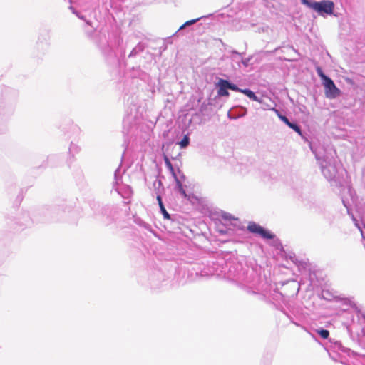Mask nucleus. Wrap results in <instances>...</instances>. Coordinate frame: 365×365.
<instances>
[{
	"label": "nucleus",
	"instance_id": "21",
	"mask_svg": "<svg viewBox=\"0 0 365 365\" xmlns=\"http://www.w3.org/2000/svg\"><path fill=\"white\" fill-rule=\"evenodd\" d=\"M80 150V148L78 145H76V144L74 143H71L70 145V148H69V152L72 154H74V153H78V151Z\"/></svg>",
	"mask_w": 365,
	"mask_h": 365
},
{
	"label": "nucleus",
	"instance_id": "23",
	"mask_svg": "<svg viewBox=\"0 0 365 365\" xmlns=\"http://www.w3.org/2000/svg\"><path fill=\"white\" fill-rule=\"evenodd\" d=\"M120 170V167L119 166V167L115 170V173H114L115 179L116 180V181H118V175H119Z\"/></svg>",
	"mask_w": 365,
	"mask_h": 365
},
{
	"label": "nucleus",
	"instance_id": "16",
	"mask_svg": "<svg viewBox=\"0 0 365 365\" xmlns=\"http://www.w3.org/2000/svg\"><path fill=\"white\" fill-rule=\"evenodd\" d=\"M262 237L264 239H273L274 237V235L269 232L265 229H262V231L261 232L259 235Z\"/></svg>",
	"mask_w": 365,
	"mask_h": 365
},
{
	"label": "nucleus",
	"instance_id": "24",
	"mask_svg": "<svg viewBox=\"0 0 365 365\" xmlns=\"http://www.w3.org/2000/svg\"><path fill=\"white\" fill-rule=\"evenodd\" d=\"M250 58H242L241 62L245 66H247Z\"/></svg>",
	"mask_w": 365,
	"mask_h": 365
},
{
	"label": "nucleus",
	"instance_id": "20",
	"mask_svg": "<svg viewBox=\"0 0 365 365\" xmlns=\"http://www.w3.org/2000/svg\"><path fill=\"white\" fill-rule=\"evenodd\" d=\"M227 85L229 89L234 91L241 92V90H242L241 88H238V86L237 85L230 82L227 80Z\"/></svg>",
	"mask_w": 365,
	"mask_h": 365
},
{
	"label": "nucleus",
	"instance_id": "28",
	"mask_svg": "<svg viewBox=\"0 0 365 365\" xmlns=\"http://www.w3.org/2000/svg\"><path fill=\"white\" fill-rule=\"evenodd\" d=\"M178 173L180 175L181 179L185 178V176L179 168L178 169Z\"/></svg>",
	"mask_w": 365,
	"mask_h": 365
},
{
	"label": "nucleus",
	"instance_id": "19",
	"mask_svg": "<svg viewBox=\"0 0 365 365\" xmlns=\"http://www.w3.org/2000/svg\"><path fill=\"white\" fill-rule=\"evenodd\" d=\"M317 331L319 334V336L324 339H327L329 336V332L327 329H321L317 330Z\"/></svg>",
	"mask_w": 365,
	"mask_h": 365
},
{
	"label": "nucleus",
	"instance_id": "13",
	"mask_svg": "<svg viewBox=\"0 0 365 365\" xmlns=\"http://www.w3.org/2000/svg\"><path fill=\"white\" fill-rule=\"evenodd\" d=\"M271 110L274 111L277 115L278 116V118L282 121L284 122L285 124L288 123L289 121V119L285 116V115H283L279 110H277V108H271Z\"/></svg>",
	"mask_w": 365,
	"mask_h": 365
},
{
	"label": "nucleus",
	"instance_id": "29",
	"mask_svg": "<svg viewBox=\"0 0 365 365\" xmlns=\"http://www.w3.org/2000/svg\"><path fill=\"white\" fill-rule=\"evenodd\" d=\"M343 203H344V206L346 207V205L345 204V201L343 200Z\"/></svg>",
	"mask_w": 365,
	"mask_h": 365
},
{
	"label": "nucleus",
	"instance_id": "27",
	"mask_svg": "<svg viewBox=\"0 0 365 365\" xmlns=\"http://www.w3.org/2000/svg\"><path fill=\"white\" fill-rule=\"evenodd\" d=\"M207 107V105L203 103L201 106H200V112H202Z\"/></svg>",
	"mask_w": 365,
	"mask_h": 365
},
{
	"label": "nucleus",
	"instance_id": "6",
	"mask_svg": "<svg viewBox=\"0 0 365 365\" xmlns=\"http://www.w3.org/2000/svg\"><path fill=\"white\" fill-rule=\"evenodd\" d=\"M145 48L144 43L140 42L138 43L131 51V52L128 55V58H133L136 56L140 53L143 52Z\"/></svg>",
	"mask_w": 365,
	"mask_h": 365
},
{
	"label": "nucleus",
	"instance_id": "3",
	"mask_svg": "<svg viewBox=\"0 0 365 365\" xmlns=\"http://www.w3.org/2000/svg\"><path fill=\"white\" fill-rule=\"evenodd\" d=\"M322 85L324 88L325 96L329 99H334L341 96V91L336 86L331 78H327Z\"/></svg>",
	"mask_w": 365,
	"mask_h": 365
},
{
	"label": "nucleus",
	"instance_id": "1",
	"mask_svg": "<svg viewBox=\"0 0 365 365\" xmlns=\"http://www.w3.org/2000/svg\"><path fill=\"white\" fill-rule=\"evenodd\" d=\"M301 3L312 9L321 16L331 15L334 9V2L329 0H324L319 2L312 1L310 0H301Z\"/></svg>",
	"mask_w": 365,
	"mask_h": 365
},
{
	"label": "nucleus",
	"instance_id": "8",
	"mask_svg": "<svg viewBox=\"0 0 365 365\" xmlns=\"http://www.w3.org/2000/svg\"><path fill=\"white\" fill-rule=\"evenodd\" d=\"M263 227L260 225L255 223L250 222L247 227V230L252 233H256L260 235L262 231Z\"/></svg>",
	"mask_w": 365,
	"mask_h": 365
},
{
	"label": "nucleus",
	"instance_id": "9",
	"mask_svg": "<svg viewBox=\"0 0 365 365\" xmlns=\"http://www.w3.org/2000/svg\"><path fill=\"white\" fill-rule=\"evenodd\" d=\"M246 95L250 99L255 101H259V98L255 95V93L248 88L242 89L241 92Z\"/></svg>",
	"mask_w": 365,
	"mask_h": 365
},
{
	"label": "nucleus",
	"instance_id": "12",
	"mask_svg": "<svg viewBox=\"0 0 365 365\" xmlns=\"http://www.w3.org/2000/svg\"><path fill=\"white\" fill-rule=\"evenodd\" d=\"M286 125L290 128L291 129L294 130L295 132H297L298 134L299 135H302V130H301V128L300 126L297 123H294V122H290L289 120L288 121L287 123H286Z\"/></svg>",
	"mask_w": 365,
	"mask_h": 365
},
{
	"label": "nucleus",
	"instance_id": "17",
	"mask_svg": "<svg viewBox=\"0 0 365 365\" xmlns=\"http://www.w3.org/2000/svg\"><path fill=\"white\" fill-rule=\"evenodd\" d=\"M316 71L317 75L320 77L322 82H324L325 80L329 78L324 73L322 69L319 66L316 68Z\"/></svg>",
	"mask_w": 365,
	"mask_h": 365
},
{
	"label": "nucleus",
	"instance_id": "26",
	"mask_svg": "<svg viewBox=\"0 0 365 365\" xmlns=\"http://www.w3.org/2000/svg\"><path fill=\"white\" fill-rule=\"evenodd\" d=\"M231 53L232 54L237 55L239 56H242L244 54L243 53H239V52H237V51H235V50L232 51Z\"/></svg>",
	"mask_w": 365,
	"mask_h": 365
},
{
	"label": "nucleus",
	"instance_id": "14",
	"mask_svg": "<svg viewBox=\"0 0 365 365\" xmlns=\"http://www.w3.org/2000/svg\"><path fill=\"white\" fill-rule=\"evenodd\" d=\"M201 18H197L195 19H192V20H190V21H186L184 24H182L178 29V32L180 31V30H182L184 29L185 27L187 26H190L194 24H195L197 21H198Z\"/></svg>",
	"mask_w": 365,
	"mask_h": 365
},
{
	"label": "nucleus",
	"instance_id": "10",
	"mask_svg": "<svg viewBox=\"0 0 365 365\" xmlns=\"http://www.w3.org/2000/svg\"><path fill=\"white\" fill-rule=\"evenodd\" d=\"M163 158H164L165 165L168 168V169L169 170V171L170 172V173L172 174L173 177V178L177 177L178 176L177 173H176L172 163H170L168 157L166 155H164Z\"/></svg>",
	"mask_w": 365,
	"mask_h": 365
},
{
	"label": "nucleus",
	"instance_id": "11",
	"mask_svg": "<svg viewBox=\"0 0 365 365\" xmlns=\"http://www.w3.org/2000/svg\"><path fill=\"white\" fill-rule=\"evenodd\" d=\"M174 179L176 182V187H177L178 191L181 195H182L184 197H186L187 195H186L185 190L183 188L182 183L181 182V180L179 179V178L178 176L175 177Z\"/></svg>",
	"mask_w": 365,
	"mask_h": 365
},
{
	"label": "nucleus",
	"instance_id": "4",
	"mask_svg": "<svg viewBox=\"0 0 365 365\" xmlns=\"http://www.w3.org/2000/svg\"><path fill=\"white\" fill-rule=\"evenodd\" d=\"M98 48L104 55L112 56L113 53V46L106 40V35L100 36L99 41L97 42Z\"/></svg>",
	"mask_w": 365,
	"mask_h": 365
},
{
	"label": "nucleus",
	"instance_id": "5",
	"mask_svg": "<svg viewBox=\"0 0 365 365\" xmlns=\"http://www.w3.org/2000/svg\"><path fill=\"white\" fill-rule=\"evenodd\" d=\"M217 94L219 96H228L229 92L227 90L229 89L227 85V80L220 78L218 82L217 83Z\"/></svg>",
	"mask_w": 365,
	"mask_h": 365
},
{
	"label": "nucleus",
	"instance_id": "22",
	"mask_svg": "<svg viewBox=\"0 0 365 365\" xmlns=\"http://www.w3.org/2000/svg\"><path fill=\"white\" fill-rule=\"evenodd\" d=\"M221 216L222 219L225 220L230 221L231 220H235L234 217L231 214L227 212H222Z\"/></svg>",
	"mask_w": 365,
	"mask_h": 365
},
{
	"label": "nucleus",
	"instance_id": "15",
	"mask_svg": "<svg viewBox=\"0 0 365 365\" xmlns=\"http://www.w3.org/2000/svg\"><path fill=\"white\" fill-rule=\"evenodd\" d=\"M201 18H197L195 19H192V20H190V21H186L184 24H182L178 29V32L180 31V30H182L184 29L185 27L187 26H190L194 24H195L197 21H198Z\"/></svg>",
	"mask_w": 365,
	"mask_h": 365
},
{
	"label": "nucleus",
	"instance_id": "30",
	"mask_svg": "<svg viewBox=\"0 0 365 365\" xmlns=\"http://www.w3.org/2000/svg\"><path fill=\"white\" fill-rule=\"evenodd\" d=\"M293 258H294V257H290V259L294 262Z\"/></svg>",
	"mask_w": 365,
	"mask_h": 365
},
{
	"label": "nucleus",
	"instance_id": "25",
	"mask_svg": "<svg viewBox=\"0 0 365 365\" xmlns=\"http://www.w3.org/2000/svg\"><path fill=\"white\" fill-rule=\"evenodd\" d=\"M70 9L72 10V11H73V14H76V16H77L78 18H80V19H83V16H80V15L78 14V13H77V12L73 9V7H71H71H70Z\"/></svg>",
	"mask_w": 365,
	"mask_h": 365
},
{
	"label": "nucleus",
	"instance_id": "2",
	"mask_svg": "<svg viewBox=\"0 0 365 365\" xmlns=\"http://www.w3.org/2000/svg\"><path fill=\"white\" fill-rule=\"evenodd\" d=\"M311 149L314 153L315 158L321 167V170L323 175L329 181L334 180L336 178L337 174V168L335 163L320 157L319 155L314 151L312 148Z\"/></svg>",
	"mask_w": 365,
	"mask_h": 365
},
{
	"label": "nucleus",
	"instance_id": "7",
	"mask_svg": "<svg viewBox=\"0 0 365 365\" xmlns=\"http://www.w3.org/2000/svg\"><path fill=\"white\" fill-rule=\"evenodd\" d=\"M157 200H158V204H159L160 212L163 214L164 218L167 219V220H170L171 219V216L167 212L166 209L165 208V207L163 205V201H162V198H161V197L160 195L157 196Z\"/></svg>",
	"mask_w": 365,
	"mask_h": 365
},
{
	"label": "nucleus",
	"instance_id": "18",
	"mask_svg": "<svg viewBox=\"0 0 365 365\" xmlns=\"http://www.w3.org/2000/svg\"><path fill=\"white\" fill-rule=\"evenodd\" d=\"M190 143V138L187 135H185L181 141L179 143L182 148H185Z\"/></svg>",
	"mask_w": 365,
	"mask_h": 365
}]
</instances>
